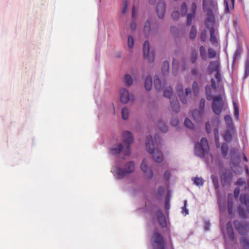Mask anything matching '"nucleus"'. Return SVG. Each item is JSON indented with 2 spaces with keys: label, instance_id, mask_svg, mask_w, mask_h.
Listing matches in <instances>:
<instances>
[{
  "label": "nucleus",
  "instance_id": "1",
  "mask_svg": "<svg viewBox=\"0 0 249 249\" xmlns=\"http://www.w3.org/2000/svg\"><path fill=\"white\" fill-rule=\"evenodd\" d=\"M146 147L148 152L153 155L155 162H161L163 160V155L160 151L161 147V139L157 134L154 136V140L151 136L146 138Z\"/></svg>",
  "mask_w": 249,
  "mask_h": 249
},
{
  "label": "nucleus",
  "instance_id": "2",
  "mask_svg": "<svg viewBox=\"0 0 249 249\" xmlns=\"http://www.w3.org/2000/svg\"><path fill=\"white\" fill-rule=\"evenodd\" d=\"M133 136L130 132H124L123 134V143L110 148V153L113 155H117L122 152L125 156L130 155L131 150L130 145L133 142Z\"/></svg>",
  "mask_w": 249,
  "mask_h": 249
},
{
  "label": "nucleus",
  "instance_id": "3",
  "mask_svg": "<svg viewBox=\"0 0 249 249\" xmlns=\"http://www.w3.org/2000/svg\"><path fill=\"white\" fill-rule=\"evenodd\" d=\"M208 69L211 73L214 71L215 72L214 77L216 82L214 79H211V87L213 89H215L217 88V86L221 81L219 62L217 60L211 61L210 63Z\"/></svg>",
  "mask_w": 249,
  "mask_h": 249
},
{
  "label": "nucleus",
  "instance_id": "4",
  "mask_svg": "<svg viewBox=\"0 0 249 249\" xmlns=\"http://www.w3.org/2000/svg\"><path fill=\"white\" fill-rule=\"evenodd\" d=\"M240 201L241 203L245 204L246 209H244L242 205H239L237 207V213L241 218L246 219L248 218V214L249 213V195L247 193L241 195Z\"/></svg>",
  "mask_w": 249,
  "mask_h": 249
},
{
  "label": "nucleus",
  "instance_id": "5",
  "mask_svg": "<svg viewBox=\"0 0 249 249\" xmlns=\"http://www.w3.org/2000/svg\"><path fill=\"white\" fill-rule=\"evenodd\" d=\"M153 249H166V242L163 236L157 230L154 231L152 237Z\"/></svg>",
  "mask_w": 249,
  "mask_h": 249
},
{
  "label": "nucleus",
  "instance_id": "6",
  "mask_svg": "<svg viewBox=\"0 0 249 249\" xmlns=\"http://www.w3.org/2000/svg\"><path fill=\"white\" fill-rule=\"evenodd\" d=\"M232 224L234 229L239 234L243 236H246L248 234L249 232V223L235 219L233 220Z\"/></svg>",
  "mask_w": 249,
  "mask_h": 249
},
{
  "label": "nucleus",
  "instance_id": "7",
  "mask_svg": "<svg viewBox=\"0 0 249 249\" xmlns=\"http://www.w3.org/2000/svg\"><path fill=\"white\" fill-rule=\"evenodd\" d=\"M195 147V154L200 157H203L209 149L208 141L205 138H202L200 142L196 143Z\"/></svg>",
  "mask_w": 249,
  "mask_h": 249
},
{
  "label": "nucleus",
  "instance_id": "8",
  "mask_svg": "<svg viewBox=\"0 0 249 249\" xmlns=\"http://www.w3.org/2000/svg\"><path fill=\"white\" fill-rule=\"evenodd\" d=\"M135 170V164L133 161L127 162L124 168L118 167L117 171V178H124L126 175L133 173Z\"/></svg>",
  "mask_w": 249,
  "mask_h": 249
},
{
  "label": "nucleus",
  "instance_id": "9",
  "mask_svg": "<svg viewBox=\"0 0 249 249\" xmlns=\"http://www.w3.org/2000/svg\"><path fill=\"white\" fill-rule=\"evenodd\" d=\"M233 173L229 169H224L220 173V182L223 187L230 186L232 179Z\"/></svg>",
  "mask_w": 249,
  "mask_h": 249
},
{
  "label": "nucleus",
  "instance_id": "10",
  "mask_svg": "<svg viewBox=\"0 0 249 249\" xmlns=\"http://www.w3.org/2000/svg\"><path fill=\"white\" fill-rule=\"evenodd\" d=\"M224 107V102L220 95L213 98L212 108L213 112L216 115H219L222 112Z\"/></svg>",
  "mask_w": 249,
  "mask_h": 249
},
{
  "label": "nucleus",
  "instance_id": "11",
  "mask_svg": "<svg viewBox=\"0 0 249 249\" xmlns=\"http://www.w3.org/2000/svg\"><path fill=\"white\" fill-rule=\"evenodd\" d=\"M203 9L207 14H213L217 9V3L213 0H203Z\"/></svg>",
  "mask_w": 249,
  "mask_h": 249
},
{
  "label": "nucleus",
  "instance_id": "12",
  "mask_svg": "<svg viewBox=\"0 0 249 249\" xmlns=\"http://www.w3.org/2000/svg\"><path fill=\"white\" fill-rule=\"evenodd\" d=\"M234 201L233 199L232 195L231 194H229L228 195V200L227 204V208L228 214L230 215V217L235 218L236 216L235 215V211L234 207Z\"/></svg>",
  "mask_w": 249,
  "mask_h": 249
},
{
  "label": "nucleus",
  "instance_id": "13",
  "mask_svg": "<svg viewBox=\"0 0 249 249\" xmlns=\"http://www.w3.org/2000/svg\"><path fill=\"white\" fill-rule=\"evenodd\" d=\"M143 51L144 58L148 59L149 62H153L154 60L155 54L153 52H149V43L147 40L144 42Z\"/></svg>",
  "mask_w": 249,
  "mask_h": 249
},
{
  "label": "nucleus",
  "instance_id": "14",
  "mask_svg": "<svg viewBox=\"0 0 249 249\" xmlns=\"http://www.w3.org/2000/svg\"><path fill=\"white\" fill-rule=\"evenodd\" d=\"M207 17L205 19V24L206 27L209 29L210 31L214 30L215 26V18L214 14H207Z\"/></svg>",
  "mask_w": 249,
  "mask_h": 249
},
{
  "label": "nucleus",
  "instance_id": "15",
  "mask_svg": "<svg viewBox=\"0 0 249 249\" xmlns=\"http://www.w3.org/2000/svg\"><path fill=\"white\" fill-rule=\"evenodd\" d=\"M226 231L228 239L233 241L235 239V233L231 221H228L226 225Z\"/></svg>",
  "mask_w": 249,
  "mask_h": 249
},
{
  "label": "nucleus",
  "instance_id": "16",
  "mask_svg": "<svg viewBox=\"0 0 249 249\" xmlns=\"http://www.w3.org/2000/svg\"><path fill=\"white\" fill-rule=\"evenodd\" d=\"M130 99H133L132 96H129L128 90L125 89H123L121 90L120 93V100L121 102L124 104H126Z\"/></svg>",
  "mask_w": 249,
  "mask_h": 249
},
{
  "label": "nucleus",
  "instance_id": "17",
  "mask_svg": "<svg viewBox=\"0 0 249 249\" xmlns=\"http://www.w3.org/2000/svg\"><path fill=\"white\" fill-rule=\"evenodd\" d=\"M165 7V4L163 2H161L158 4L157 6V12L158 16L160 18H162L164 17Z\"/></svg>",
  "mask_w": 249,
  "mask_h": 249
},
{
  "label": "nucleus",
  "instance_id": "18",
  "mask_svg": "<svg viewBox=\"0 0 249 249\" xmlns=\"http://www.w3.org/2000/svg\"><path fill=\"white\" fill-rule=\"evenodd\" d=\"M210 40L211 43L213 46H217L218 44L217 36H218V32L216 31L215 29L212 30L210 31Z\"/></svg>",
  "mask_w": 249,
  "mask_h": 249
},
{
  "label": "nucleus",
  "instance_id": "19",
  "mask_svg": "<svg viewBox=\"0 0 249 249\" xmlns=\"http://www.w3.org/2000/svg\"><path fill=\"white\" fill-rule=\"evenodd\" d=\"M177 90L181 102L182 104H186L187 103V100L184 96L182 86L180 84H178L177 86Z\"/></svg>",
  "mask_w": 249,
  "mask_h": 249
},
{
  "label": "nucleus",
  "instance_id": "20",
  "mask_svg": "<svg viewBox=\"0 0 249 249\" xmlns=\"http://www.w3.org/2000/svg\"><path fill=\"white\" fill-rule=\"evenodd\" d=\"M157 218L160 226L163 228H165L167 225L166 220L165 216L161 211L158 212Z\"/></svg>",
  "mask_w": 249,
  "mask_h": 249
},
{
  "label": "nucleus",
  "instance_id": "21",
  "mask_svg": "<svg viewBox=\"0 0 249 249\" xmlns=\"http://www.w3.org/2000/svg\"><path fill=\"white\" fill-rule=\"evenodd\" d=\"M203 113V112H202L201 111L199 110H194L192 112L194 120L196 122H201L202 121V115Z\"/></svg>",
  "mask_w": 249,
  "mask_h": 249
},
{
  "label": "nucleus",
  "instance_id": "22",
  "mask_svg": "<svg viewBox=\"0 0 249 249\" xmlns=\"http://www.w3.org/2000/svg\"><path fill=\"white\" fill-rule=\"evenodd\" d=\"M224 120L227 124L228 129L233 130V124L231 117L229 115H226L224 117Z\"/></svg>",
  "mask_w": 249,
  "mask_h": 249
},
{
  "label": "nucleus",
  "instance_id": "23",
  "mask_svg": "<svg viewBox=\"0 0 249 249\" xmlns=\"http://www.w3.org/2000/svg\"><path fill=\"white\" fill-rule=\"evenodd\" d=\"M154 84L157 91H159L162 89L161 82L158 76H155L154 79Z\"/></svg>",
  "mask_w": 249,
  "mask_h": 249
},
{
  "label": "nucleus",
  "instance_id": "24",
  "mask_svg": "<svg viewBox=\"0 0 249 249\" xmlns=\"http://www.w3.org/2000/svg\"><path fill=\"white\" fill-rule=\"evenodd\" d=\"M171 106L173 110L176 112H178L180 110V106L178 100H173L171 102Z\"/></svg>",
  "mask_w": 249,
  "mask_h": 249
},
{
  "label": "nucleus",
  "instance_id": "25",
  "mask_svg": "<svg viewBox=\"0 0 249 249\" xmlns=\"http://www.w3.org/2000/svg\"><path fill=\"white\" fill-rule=\"evenodd\" d=\"M152 86V77L151 76H147L145 80V84H144L145 89L147 91H149L151 90Z\"/></svg>",
  "mask_w": 249,
  "mask_h": 249
},
{
  "label": "nucleus",
  "instance_id": "26",
  "mask_svg": "<svg viewBox=\"0 0 249 249\" xmlns=\"http://www.w3.org/2000/svg\"><path fill=\"white\" fill-rule=\"evenodd\" d=\"M169 63L167 61H165L163 62L162 67H161V71L163 75L165 76L167 75L169 73Z\"/></svg>",
  "mask_w": 249,
  "mask_h": 249
},
{
  "label": "nucleus",
  "instance_id": "27",
  "mask_svg": "<svg viewBox=\"0 0 249 249\" xmlns=\"http://www.w3.org/2000/svg\"><path fill=\"white\" fill-rule=\"evenodd\" d=\"M143 30L145 36H149L151 31L150 23L149 20H146L145 21Z\"/></svg>",
  "mask_w": 249,
  "mask_h": 249
},
{
  "label": "nucleus",
  "instance_id": "28",
  "mask_svg": "<svg viewBox=\"0 0 249 249\" xmlns=\"http://www.w3.org/2000/svg\"><path fill=\"white\" fill-rule=\"evenodd\" d=\"M240 241L245 249H249V239L248 237H242Z\"/></svg>",
  "mask_w": 249,
  "mask_h": 249
},
{
  "label": "nucleus",
  "instance_id": "29",
  "mask_svg": "<svg viewBox=\"0 0 249 249\" xmlns=\"http://www.w3.org/2000/svg\"><path fill=\"white\" fill-rule=\"evenodd\" d=\"M233 131V130H231L230 129H228V130L225 131L223 136L225 141L229 142L231 140Z\"/></svg>",
  "mask_w": 249,
  "mask_h": 249
},
{
  "label": "nucleus",
  "instance_id": "30",
  "mask_svg": "<svg viewBox=\"0 0 249 249\" xmlns=\"http://www.w3.org/2000/svg\"><path fill=\"white\" fill-rule=\"evenodd\" d=\"M235 184L236 185H238V186L244 185L245 190H246V189L249 190V187L246 185V179L245 178H239L238 179V180L237 181V182H236Z\"/></svg>",
  "mask_w": 249,
  "mask_h": 249
},
{
  "label": "nucleus",
  "instance_id": "31",
  "mask_svg": "<svg viewBox=\"0 0 249 249\" xmlns=\"http://www.w3.org/2000/svg\"><path fill=\"white\" fill-rule=\"evenodd\" d=\"M199 51L201 58L203 60H206L207 59V55L206 50L205 47L203 46H201L199 48Z\"/></svg>",
  "mask_w": 249,
  "mask_h": 249
},
{
  "label": "nucleus",
  "instance_id": "32",
  "mask_svg": "<svg viewBox=\"0 0 249 249\" xmlns=\"http://www.w3.org/2000/svg\"><path fill=\"white\" fill-rule=\"evenodd\" d=\"M173 94L172 88L171 87H168L164 90L163 96L167 98H170Z\"/></svg>",
  "mask_w": 249,
  "mask_h": 249
},
{
  "label": "nucleus",
  "instance_id": "33",
  "mask_svg": "<svg viewBox=\"0 0 249 249\" xmlns=\"http://www.w3.org/2000/svg\"><path fill=\"white\" fill-rule=\"evenodd\" d=\"M173 64V73L174 75H177L178 68V63L177 60L174 59L172 62Z\"/></svg>",
  "mask_w": 249,
  "mask_h": 249
},
{
  "label": "nucleus",
  "instance_id": "34",
  "mask_svg": "<svg viewBox=\"0 0 249 249\" xmlns=\"http://www.w3.org/2000/svg\"><path fill=\"white\" fill-rule=\"evenodd\" d=\"M192 88L194 95L195 96H197L199 92V89L198 85L196 82H194Z\"/></svg>",
  "mask_w": 249,
  "mask_h": 249
},
{
  "label": "nucleus",
  "instance_id": "35",
  "mask_svg": "<svg viewBox=\"0 0 249 249\" xmlns=\"http://www.w3.org/2000/svg\"><path fill=\"white\" fill-rule=\"evenodd\" d=\"M122 118L124 120H127L129 117V111L127 107H125L122 109Z\"/></svg>",
  "mask_w": 249,
  "mask_h": 249
},
{
  "label": "nucleus",
  "instance_id": "36",
  "mask_svg": "<svg viewBox=\"0 0 249 249\" xmlns=\"http://www.w3.org/2000/svg\"><path fill=\"white\" fill-rule=\"evenodd\" d=\"M228 149H229L228 146L226 143L224 142L222 144L221 151H222V154L224 157L226 156L227 153H228Z\"/></svg>",
  "mask_w": 249,
  "mask_h": 249
},
{
  "label": "nucleus",
  "instance_id": "37",
  "mask_svg": "<svg viewBox=\"0 0 249 249\" xmlns=\"http://www.w3.org/2000/svg\"><path fill=\"white\" fill-rule=\"evenodd\" d=\"M192 75L196 78L200 79L201 78V74L198 71L197 68H194L191 71Z\"/></svg>",
  "mask_w": 249,
  "mask_h": 249
},
{
  "label": "nucleus",
  "instance_id": "38",
  "mask_svg": "<svg viewBox=\"0 0 249 249\" xmlns=\"http://www.w3.org/2000/svg\"><path fill=\"white\" fill-rule=\"evenodd\" d=\"M125 82L127 85L131 86L133 84V79L129 74H125L124 77Z\"/></svg>",
  "mask_w": 249,
  "mask_h": 249
},
{
  "label": "nucleus",
  "instance_id": "39",
  "mask_svg": "<svg viewBox=\"0 0 249 249\" xmlns=\"http://www.w3.org/2000/svg\"><path fill=\"white\" fill-rule=\"evenodd\" d=\"M184 124L186 127L192 129L194 128V125L193 123L188 118H186L184 121Z\"/></svg>",
  "mask_w": 249,
  "mask_h": 249
},
{
  "label": "nucleus",
  "instance_id": "40",
  "mask_svg": "<svg viewBox=\"0 0 249 249\" xmlns=\"http://www.w3.org/2000/svg\"><path fill=\"white\" fill-rule=\"evenodd\" d=\"M194 184L196 186H202L203 184V179L201 178L196 177L193 179Z\"/></svg>",
  "mask_w": 249,
  "mask_h": 249
},
{
  "label": "nucleus",
  "instance_id": "41",
  "mask_svg": "<svg viewBox=\"0 0 249 249\" xmlns=\"http://www.w3.org/2000/svg\"><path fill=\"white\" fill-rule=\"evenodd\" d=\"M141 168L142 170L144 173H147L148 172V167L147 162L145 160H143L141 165Z\"/></svg>",
  "mask_w": 249,
  "mask_h": 249
},
{
  "label": "nucleus",
  "instance_id": "42",
  "mask_svg": "<svg viewBox=\"0 0 249 249\" xmlns=\"http://www.w3.org/2000/svg\"><path fill=\"white\" fill-rule=\"evenodd\" d=\"M197 31L196 27L194 26H193L191 27L190 33V37L191 39H194L196 37V35Z\"/></svg>",
  "mask_w": 249,
  "mask_h": 249
},
{
  "label": "nucleus",
  "instance_id": "43",
  "mask_svg": "<svg viewBox=\"0 0 249 249\" xmlns=\"http://www.w3.org/2000/svg\"><path fill=\"white\" fill-rule=\"evenodd\" d=\"M233 106L234 108V115L235 118L238 119L239 118V112L238 105L235 102H233Z\"/></svg>",
  "mask_w": 249,
  "mask_h": 249
},
{
  "label": "nucleus",
  "instance_id": "44",
  "mask_svg": "<svg viewBox=\"0 0 249 249\" xmlns=\"http://www.w3.org/2000/svg\"><path fill=\"white\" fill-rule=\"evenodd\" d=\"M187 7L185 2H183L181 5V15L182 16H185L187 13Z\"/></svg>",
  "mask_w": 249,
  "mask_h": 249
},
{
  "label": "nucleus",
  "instance_id": "45",
  "mask_svg": "<svg viewBox=\"0 0 249 249\" xmlns=\"http://www.w3.org/2000/svg\"><path fill=\"white\" fill-rule=\"evenodd\" d=\"M159 128L160 130L163 133H166L168 131L167 126L162 123L159 124Z\"/></svg>",
  "mask_w": 249,
  "mask_h": 249
},
{
  "label": "nucleus",
  "instance_id": "46",
  "mask_svg": "<svg viewBox=\"0 0 249 249\" xmlns=\"http://www.w3.org/2000/svg\"><path fill=\"white\" fill-rule=\"evenodd\" d=\"M216 55L215 51L212 48L208 49V56L210 58H214Z\"/></svg>",
  "mask_w": 249,
  "mask_h": 249
},
{
  "label": "nucleus",
  "instance_id": "47",
  "mask_svg": "<svg viewBox=\"0 0 249 249\" xmlns=\"http://www.w3.org/2000/svg\"><path fill=\"white\" fill-rule=\"evenodd\" d=\"M134 38L131 36H129L128 37V45L130 48H132L134 45Z\"/></svg>",
  "mask_w": 249,
  "mask_h": 249
},
{
  "label": "nucleus",
  "instance_id": "48",
  "mask_svg": "<svg viewBox=\"0 0 249 249\" xmlns=\"http://www.w3.org/2000/svg\"><path fill=\"white\" fill-rule=\"evenodd\" d=\"M197 54L196 51H194L192 53L191 55V61L192 63H195L197 59Z\"/></svg>",
  "mask_w": 249,
  "mask_h": 249
},
{
  "label": "nucleus",
  "instance_id": "49",
  "mask_svg": "<svg viewBox=\"0 0 249 249\" xmlns=\"http://www.w3.org/2000/svg\"><path fill=\"white\" fill-rule=\"evenodd\" d=\"M241 53L242 50L240 48H237L234 54V58L236 59L239 58Z\"/></svg>",
  "mask_w": 249,
  "mask_h": 249
},
{
  "label": "nucleus",
  "instance_id": "50",
  "mask_svg": "<svg viewBox=\"0 0 249 249\" xmlns=\"http://www.w3.org/2000/svg\"><path fill=\"white\" fill-rule=\"evenodd\" d=\"M200 38L201 41L205 42L207 38V32L205 30H203L200 35Z\"/></svg>",
  "mask_w": 249,
  "mask_h": 249
},
{
  "label": "nucleus",
  "instance_id": "51",
  "mask_svg": "<svg viewBox=\"0 0 249 249\" xmlns=\"http://www.w3.org/2000/svg\"><path fill=\"white\" fill-rule=\"evenodd\" d=\"M172 17L174 20H177L179 17V13L178 11H174L172 14Z\"/></svg>",
  "mask_w": 249,
  "mask_h": 249
},
{
  "label": "nucleus",
  "instance_id": "52",
  "mask_svg": "<svg viewBox=\"0 0 249 249\" xmlns=\"http://www.w3.org/2000/svg\"><path fill=\"white\" fill-rule=\"evenodd\" d=\"M205 104V100L204 99H201L199 103V108L200 109V111L204 112V107Z\"/></svg>",
  "mask_w": 249,
  "mask_h": 249
},
{
  "label": "nucleus",
  "instance_id": "53",
  "mask_svg": "<svg viewBox=\"0 0 249 249\" xmlns=\"http://www.w3.org/2000/svg\"><path fill=\"white\" fill-rule=\"evenodd\" d=\"M195 16V15L193 13L188 14L187 16V23L188 25H190L192 21V19L193 17Z\"/></svg>",
  "mask_w": 249,
  "mask_h": 249
},
{
  "label": "nucleus",
  "instance_id": "54",
  "mask_svg": "<svg viewBox=\"0 0 249 249\" xmlns=\"http://www.w3.org/2000/svg\"><path fill=\"white\" fill-rule=\"evenodd\" d=\"M249 75V63L247 62L245 67V78H246Z\"/></svg>",
  "mask_w": 249,
  "mask_h": 249
},
{
  "label": "nucleus",
  "instance_id": "55",
  "mask_svg": "<svg viewBox=\"0 0 249 249\" xmlns=\"http://www.w3.org/2000/svg\"><path fill=\"white\" fill-rule=\"evenodd\" d=\"M186 205H187V201L184 200V206L182 208V213H184L185 215H186L187 214H188V210L186 208Z\"/></svg>",
  "mask_w": 249,
  "mask_h": 249
},
{
  "label": "nucleus",
  "instance_id": "56",
  "mask_svg": "<svg viewBox=\"0 0 249 249\" xmlns=\"http://www.w3.org/2000/svg\"><path fill=\"white\" fill-rule=\"evenodd\" d=\"M165 209L168 210L170 209V198L168 196L166 197L165 202Z\"/></svg>",
  "mask_w": 249,
  "mask_h": 249
},
{
  "label": "nucleus",
  "instance_id": "57",
  "mask_svg": "<svg viewBox=\"0 0 249 249\" xmlns=\"http://www.w3.org/2000/svg\"><path fill=\"white\" fill-rule=\"evenodd\" d=\"M234 0H224V3L226 5V9L229 11V2L230 3V4H231L232 6H233Z\"/></svg>",
  "mask_w": 249,
  "mask_h": 249
},
{
  "label": "nucleus",
  "instance_id": "58",
  "mask_svg": "<svg viewBox=\"0 0 249 249\" xmlns=\"http://www.w3.org/2000/svg\"><path fill=\"white\" fill-rule=\"evenodd\" d=\"M240 188L239 187L237 186L235 187L234 190V196L235 198L238 197L239 194H240Z\"/></svg>",
  "mask_w": 249,
  "mask_h": 249
},
{
  "label": "nucleus",
  "instance_id": "59",
  "mask_svg": "<svg viewBox=\"0 0 249 249\" xmlns=\"http://www.w3.org/2000/svg\"><path fill=\"white\" fill-rule=\"evenodd\" d=\"M171 173L169 171H166L164 174V178L166 180H169L170 178Z\"/></svg>",
  "mask_w": 249,
  "mask_h": 249
},
{
  "label": "nucleus",
  "instance_id": "60",
  "mask_svg": "<svg viewBox=\"0 0 249 249\" xmlns=\"http://www.w3.org/2000/svg\"><path fill=\"white\" fill-rule=\"evenodd\" d=\"M171 32L172 34L176 35L178 34L179 31L178 28H176V27H171Z\"/></svg>",
  "mask_w": 249,
  "mask_h": 249
},
{
  "label": "nucleus",
  "instance_id": "61",
  "mask_svg": "<svg viewBox=\"0 0 249 249\" xmlns=\"http://www.w3.org/2000/svg\"><path fill=\"white\" fill-rule=\"evenodd\" d=\"M205 127L206 131L208 133H210L211 132V124L209 122H207L205 124Z\"/></svg>",
  "mask_w": 249,
  "mask_h": 249
},
{
  "label": "nucleus",
  "instance_id": "62",
  "mask_svg": "<svg viewBox=\"0 0 249 249\" xmlns=\"http://www.w3.org/2000/svg\"><path fill=\"white\" fill-rule=\"evenodd\" d=\"M191 10L193 14L195 15L196 11V4L195 2L192 3L191 5Z\"/></svg>",
  "mask_w": 249,
  "mask_h": 249
},
{
  "label": "nucleus",
  "instance_id": "63",
  "mask_svg": "<svg viewBox=\"0 0 249 249\" xmlns=\"http://www.w3.org/2000/svg\"><path fill=\"white\" fill-rule=\"evenodd\" d=\"M127 6H128V2L127 1H125L124 3V5L123 6V9H122V13L123 14H124L127 9Z\"/></svg>",
  "mask_w": 249,
  "mask_h": 249
},
{
  "label": "nucleus",
  "instance_id": "64",
  "mask_svg": "<svg viewBox=\"0 0 249 249\" xmlns=\"http://www.w3.org/2000/svg\"><path fill=\"white\" fill-rule=\"evenodd\" d=\"M130 27L132 30H134L137 28V24L135 22H132L130 23Z\"/></svg>",
  "mask_w": 249,
  "mask_h": 249
}]
</instances>
